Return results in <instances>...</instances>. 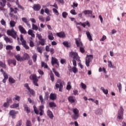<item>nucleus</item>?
I'll return each instance as SVG.
<instances>
[{
  "label": "nucleus",
  "instance_id": "f257e3e1",
  "mask_svg": "<svg viewBox=\"0 0 126 126\" xmlns=\"http://www.w3.org/2000/svg\"><path fill=\"white\" fill-rule=\"evenodd\" d=\"M63 84H64V81L62 80L61 79H59L57 80V82L55 84V88L56 89H59L60 92L63 91Z\"/></svg>",
  "mask_w": 126,
  "mask_h": 126
},
{
  "label": "nucleus",
  "instance_id": "f03ea898",
  "mask_svg": "<svg viewBox=\"0 0 126 126\" xmlns=\"http://www.w3.org/2000/svg\"><path fill=\"white\" fill-rule=\"evenodd\" d=\"M79 36H80V38H75V41L77 47H80V52L83 54V53H85V50L83 47V44H82V42L81 41L80 35Z\"/></svg>",
  "mask_w": 126,
  "mask_h": 126
},
{
  "label": "nucleus",
  "instance_id": "7ed1b4c3",
  "mask_svg": "<svg viewBox=\"0 0 126 126\" xmlns=\"http://www.w3.org/2000/svg\"><path fill=\"white\" fill-rule=\"evenodd\" d=\"M6 33L8 36H11L13 39L17 38V32L13 28H12L11 30H7Z\"/></svg>",
  "mask_w": 126,
  "mask_h": 126
},
{
  "label": "nucleus",
  "instance_id": "20e7f679",
  "mask_svg": "<svg viewBox=\"0 0 126 126\" xmlns=\"http://www.w3.org/2000/svg\"><path fill=\"white\" fill-rule=\"evenodd\" d=\"M30 79L31 80H32V82L35 86H39V85L38 84L39 79H38V78H37V75L36 74H31L30 76Z\"/></svg>",
  "mask_w": 126,
  "mask_h": 126
},
{
  "label": "nucleus",
  "instance_id": "39448f33",
  "mask_svg": "<svg viewBox=\"0 0 126 126\" xmlns=\"http://www.w3.org/2000/svg\"><path fill=\"white\" fill-rule=\"evenodd\" d=\"M69 57L72 58L73 60H76L77 62H80V57L78 56V54L76 52L71 51L69 53Z\"/></svg>",
  "mask_w": 126,
  "mask_h": 126
},
{
  "label": "nucleus",
  "instance_id": "423d86ee",
  "mask_svg": "<svg viewBox=\"0 0 126 126\" xmlns=\"http://www.w3.org/2000/svg\"><path fill=\"white\" fill-rule=\"evenodd\" d=\"M51 64L53 66H55V64H57V65L55 66L56 68L60 67V62H59V60L56 58V57H52L51 58Z\"/></svg>",
  "mask_w": 126,
  "mask_h": 126
},
{
  "label": "nucleus",
  "instance_id": "0eeeda50",
  "mask_svg": "<svg viewBox=\"0 0 126 126\" xmlns=\"http://www.w3.org/2000/svg\"><path fill=\"white\" fill-rule=\"evenodd\" d=\"M94 57L93 55H87V56L86 57V65L87 66V67H89L90 63L92 62V60H93Z\"/></svg>",
  "mask_w": 126,
  "mask_h": 126
},
{
  "label": "nucleus",
  "instance_id": "6e6552de",
  "mask_svg": "<svg viewBox=\"0 0 126 126\" xmlns=\"http://www.w3.org/2000/svg\"><path fill=\"white\" fill-rule=\"evenodd\" d=\"M20 41L21 42H22V46H23L24 48H25L26 50H29V46L27 45V42L24 40V38H23V35H22V34H21L20 35Z\"/></svg>",
  "mask_w": 126,
  "mask_h": 126
},
{
  "label": "nucleus",
  "instance_id": "1a4fd4ad",
  "mask_svg": "<svg viewBox=\"0 0 126 126\" xmlns=\"http://www.w3.org/2000/svg\"><path fill=\"white\" fill-rule=\"evenodd\" d=\"M74 115H72V119L73 120H77L79 118V110L77 108L73 110Z\"/></svg>",
  "mask_w": 126,
  "mask_h": 126
},
{
  "label": "nucleus",
  "instance_id": "9d476101",
  "mask_svg": "<svg viewBox=\"0 0 126 126\" xmlns=\"http://www.w3.org/2000/svg\"><path fill=\"white\" fill-rule=\"evenodd\" d=\"M6 5V0H1L0 1V11H5L4 7Z\"/></svg>",
  "mask_w": 126,
  "mask_h": 126
},
{
  "label": "nucleus",
  "instance_id": "9b49d317",
  "mask_svg": "<svg viewBox=\"0 0 126 126\" xmlns=\"http://www.w3.org/2000/svg\"><path fill=\"white\" fill-rule=\"evenodd\" d=\"M118 119L119 120L123 119L124 117V108H123V106H120V110L118 111Z\"/></svg>",
  "mask_w": 126,
  "mask_h": 126
},
{
  "label": "nucleus",
  "instance_id": "f8f14e48",
  "mask_svg": "<svg viewBox=\"0 0 126 126\" xmlns=\"http://www.w3.org/2000/svg\"><path fill=\"white\" fill-rule=\"evenodd\" d=\"M7 6H8V7H10V12H14V13H17L19 10L17 7H15L14 9H13V8L11 7V4H10L9 2H8L7 3Z\"/></svg>",
  "mask_w": 126,
  "mask_h": 126
},
{
  "label": "nucleus",
  "instance_id": "ddd939ff",
  "mask_svg": "<svg viewBox=\"0 0 126 126\" xmlns=\"http://www.w3.org/2000/svg\"><path fill=\"white\" fill-rule=\"evenodd\" d=\"M17 114H18V111H16L15 110H12L11 111H10L9 113V115L10 116H12V119H15V118H16V115H17Z\"/></svg>",
  "mask_w": 126,
  "mask_h": 126
},
{
  "label": "nucleus",
  "instance_id": "4468645a",
  "mask_svg": "<svg viewBox=\"0 0 126 126\" xmlns=\"http://www.w3.org/2000/svg\"><path fill=\"white\" fill-rule=\"evenodd\" d=\"M18 28L21 34H27V32L26 31V30H25V28L23 27L22 25H19L18 27Z\"/></svg>",
  "mask_w": 126,
  "mask_h": 126
},
{
  "label": "nucleus",
  "instance_id": "2eb2a0df",
  "mask_svg": "<svg viewBox=\"0 0 126 126\" xmlns=\"http://www.w3.org/2000/svg\"><path fill=\"white\" fill-rule=\"evenodd\" d=\"M7 63L9 65H11V64H13L14 66L16 65V60L15 59H9L7 61Z\"/></svg>",
  "mask_w": 126,
  "mask_h": 126
},
{
  "label": "nucleus",
  "instance_id": "dca6fc26",
  "mask_svg": "<svg viewBox=\"0 0 126 126\" xmlns=\"http://www.w3.org/2000/svg\"><path fill=\"white\" fill-rule=\"evenodd\" d=\"M32 8L34 11H39L41 9V5L40 4H34Z\"/></svg>",
  "mask_w": 126,
  "mask_h": 126
},
{
  "label": "nucleus",
  "instance_id": "f3484780",
  "mask_svg": "<svg viewBox=\"0 0 126 126\" xmlns=\"http://www.w3.org/2000/svg\"><path fill=\"white\" fill-rule=\"evenodd\" d=\"M56 36L59 38H65V33L63 32H61L56 33Z\"/></svg>",
  "mask_w": 126,
  "mask_h": 126
},
{
  "label": "nucleus",
  "instance_id": "a211bd4d",
  "mask_svg": "<svg viewBox=\"0 0 126 126\" xmlns=\"http://www.w3.org/2000/svg\"><path fill=\"white\" fill-rule=\"evenodd\" d=\"M69 71H70V72H73V73H76L77 72H78V69L76 68V66H74L73 67L70 66Z\"/></svg>",
  "mask_w": 126,
  "mask_h": 126
},
{
  "label": "nucleus",
  "instance_id": "6ab92c4d",
  "mask_svg": "<svg viewBox=\"0 0 126 126\" xmlns=\"http://www.w3.org/2000/svg\"><path fill=\"white\" fill-rule=\"evenodd\" d=\"M48 38L49 39V40H50V41H53V40H54L55 39V37H54V34H53V32L51 31H49L48 32Z\"/></svg>",
  "mask_w": 126,
  "mask_h": 126
},
{
  "label": "nucleus",
  "instance_id": "aec40b11",
  "mask_svg": "<svg viewBox=\"0 0 126 126\" xmlns=\"http://www.w3.org/2000/svg\"><path fill=\"white\" fill-rule=\"evenodd\" d=\"M83 13H84L85 15H87V14H89V16H90V15L91 16H92V13H93V11L92 10H85L83 11Z\"/></svg>",
  "mask_w": 126,
  "mask_h": 126
},
{
  "label": "nucleus",
  "instance_id": "412c9836",
  "mask_svg": "<svg viewBox=\"0 0 126 126\" xmlns=\"http://www.w3.org/2000/svg\"><path fill=\"white\" fill-rule=\"evenodd\" d=\"M4 40L5 41L6 43H13V40H12V39L9 38L7 36H5L4 37Z\"/></svg>",
  "mask_w": 126,
  "mask_h": 126
},
{
  "label": "nucleus",
  "instance_id": "4be33fe9",
  "mask_svg": "<svg viewBox=\"0 0 126 126\" xmlns=\"http://www.w3.org/2000/svg\"><path fill=\"white\" fill-rule=\"evenodd\" d=\"M47 115L48 116V117H49L51 120H53V119H54V115L53 114V112H52L51 110H48L47 111Z\"/></svg>",
  "mask_w": 126,
  "mask_h": 126
},
{
  "label": "nucleus",
  "instance_id": "5701e85b",
  "mask_svg": "<svg viewBox=\"0 0 126 126\" xmlns=\"http://www.w3.org/2000/svg\"><path fill=\"white\" fill-rule=\"evenodd\" d=\"M63 46H64V47H66V48H70V47L71 46V44L68 41L63 42Z\"/></svg>",
  "mask_w": 126,
  "mask_h": 126
},
{
  "label": "nucleus",
  "instance_id": "b1692460",
  "mask_svg": "<svg viewBox=\"0 0 126 126\" xmlns=\"http://www.w3.org/2000/svg\"><path fill=\"white\" fill-rule=\"evenodd\" d=\"M23 107L24 108V110L26 111V113L27 114H29V113L31 112V111L30 110V109L29 108L27 104L24 105Z\"/></svg>",
  "mask_w": 126,
  "mask_h": 126
},
{
  "label": "nucleus",
  "instance_id": "393cba45",
  "mask_svg": "<svg viewBox=\"0 0 126 126\" xmlns=\"http://www.w3.org/2000/svg\"><path fill=\"white\" fill-rule=\"evenodd\" d=\"M15 58L18 62H23V57H21L19 54L15 55Z\"/></svg>",
  "mask_w": 126,
  "mask_h": 126
},
{
  "label": "nucleus",
  "instance_id": "a878e982",
  "mask_svg": "<svg viewBox=\"0 0 126 126\" xmlns=\"http://www.w3.org/2000/svg\"><path fill=\"white\" fill-rule=\"evenodd\" d=\"M23 58V62H24V61H26V60H29L30 58V56H29V55L27 53H25L24 54Z\"/></svg>",
  "mask_w": 126,
  "mask_h": 126
},
{
  "label": "nucleus",
  "instance_id": "bb28decb",
  "mask_svg": "<svg viewBox=\"0 0 126 126\" xmlns=\"http://www.w3.org/2000/svg\"><path fill=\"white\" fill-rule=\"evenodd\" d=\"M86 35L89 41H93V39H92V36L91 35L90 32H86Z\"/></svg>",
  "mask_w": 126,
  "mask_h": 126
},
{
  "label": "nucleus",
  "instance_id": "cd10ccee",
  "mask_svg": "<svg viewBox=\"0 0 126 126\" xmlns=\"http://www.w3.org/2000/svg\"><path fill=\"white\" fill-rule=\"evenodd\" d=\"M22 20L23 22H24L27 25V26H30V24H29V22L28 21V19L25 17H23L22 18Z\"/></svg>",
  "mask_w": 126,
  "mask_h": 126
},
{
  "label": "nucleus",
  "instance_id": "c85d7f7f",
  "mask_svg": "<svg viewBox=\"0 0 126 126\" xmlns=\"http://www.w3.org/2000/svg\"><path fill=\"white\" fill-rule=\"evenodd\" d=\"M50 100H56L57 99V95L55 94L51 93L50 95Z\"/></svg>",
  "mask_w": 126,
  "mask_h": 126
},
{
  "label": "nucleus",
  "instance_id": "c756f323",
  "mask_svg": "<svg viewBox=\"0 0 126 126\" xmlns=\"http://www.w3.org/2000/svg\"><path fill=\"white\" fill-rule=\"evenodd\" d=\"M39 99L41 102V103L42 105H44V104L46 103V102L45 101V100L44 99V98H43V95H39Z\"/></svg>",
  "mask_w": 126,
  "mask_h": 126
},
{
  "label": "nucleus",
  "instance_id": "7c9ffc66",
  "mask_svg": "<svg viewBox=\"0 0 126 126\" xmlns=\"http://www.w3.org/2000/svg\"><path fill=\"white\" fill-rule=\"evenodd\" d=\"M68 100L70 103H75V99H73V96H70L68 98Z\"/></svg>",
  "mask_w": 126,
  "mask_h": 126
},
{
  "label": "nucleus",
  "instance_id": "2f4dec72",
  "mask_svg": "<svg viewBox=\"0 0 126 126\" xmlns=\"http://www.w3.org/2000/svg\"><path fill=\"white\" fill-rule=\"evenodd\" d=\"M52 70H53L54 73L55 74L56 76H57V77H60L61 75L60 74V73H59V72L57 71V70H56V69H55V68H53L52 69Z\"/></svg>",
  "mask_w": 126,
  "mask_h": 126
},
{
  "label": "nucleus",
  "instance_id": "473e14b6",
  "mask_svg": "<svg viewBox=\"0 0 126 126\" xmlns=\"http://www.w3.org/2000/svg\"><path fill=\"white\" fill-rule=\"evenodd\" d=\"M18 107H19V103H14L10 106L11 109H15L18 108Z\"/></svg>",
  "mask_w": 126,
  "mask_h": 126
},
{
  "label": "nucleus",
  "instance_id": "72a5a7b5",
  "mask_svg": "<svg viewBox=\"0 0 126 126\" xmlns=\"http://www.w3.org/2000/svg\"><path fill=\"white\" fill-rule=\"evenodd\" d=\"M28 34L29 35H31V36H32V37L33 38L35 37V34L33 33V31L32 30H29Z\"/></svg>",
  "mask_w": 126,
  "mask_h": 126
},
{
  "label": "nucleus",
  "instance_id": "f704fd0d",
  "mask_svg": "<svg viewBox=\"0 0 126 126\" xmlns=\"http://www.w3.org/2000/svg\"><path fill=\"white\" fill-rule=\"evenodd\" d=\"M71 83L70 82H68L66 86V90H68V91H69L70 89H71Z\"/></svg>",
  "mask_w": 126,
  "mask_h": 126
},
{
  "label": "nucleus",
  "instance_id": "c9c22d12",
  "mask_svg": "<svg viewBox=\"0 0 126 126\" xmlns=\"http://www.w3.org/2000/svg\"><path fill=\"white\" fill-rule=\"evenodd\" d=\"M16 24V22H14L13 20H11L10 22V27L13 28V27H15V25Z\"/></svg>",
  "mask_w": 126,
  "mask_h": 126
},
{
  "label": "nucleus",
  "instance_id": "e433bc0d",
  "mask_svg": "<svg viewBox=\"0 0 126 126\" xmlns=\"http://www.w3.org/2000/svg\"><path fill=\"white\" fill-rule=\"evenodd\" d=\"M8 81L9 83H11V84H13L15 82V80L13 79V78L9 77L8 78Z\"/></svg>",
  "mask_w": 126,
  "mask_h": 126
},
{
  "label": "nucleus",
  "instance_id": "4c0bfd02",
  "mask_svg": "<svg viewBox=\"0 0 126 126\" xmlns=\"http://www.w3.org/2000/svg\"><path fill=\"white\" fill-rule=\"evenodd\" d=\"M41 67H44V68H48V64L47 63L42 62H41Z\"/></svg>",
  "mask_w": 126,
  "mask_h": 126
},
{
  "label": "nucleus",
  "instance_id": "58836bf2",
  "mask_svg": "<svg viewBox=\"0 0 126 126\" xmlns=\"http://www.w3.org/2000/svg\"><path fill=\"white\" fill-rule=\"evenodd\" d=\"M43 47H37V51L38 53H40V54L43 53Z\"/></svg>",
  "mask_w": 126,
  "mask_h": 126
},
{
  "label": "nucleus",
  "instance_id": "ea45409f",
  "mask_svg": "<svg viewBox=\"0 0 126 126\" xmlns=\"http://www.w3.org/2000/svg\"><path fill=\"white\" fill-rule=\"evenodd\" d=\"M50 76L51 81L54 82L55 81V76H54L53 72H51V73L50 74Z\"/></svg>",
  "mask_w": 126,
  "mask_h": 126
},
{
  "label": "nucleus",
  "instance_id": "a19ab883",
  "mask_svg": "<svg viewBox=\"0 0 126 126\" xmlns=\"http://www.w3.org/2000/svg\"><path fill=\"white\" fill-rule=\"evenodd\" d=\"M28 91L30 92L31 95H32V96H35V92L34 91V90L30 89L28 90Z\"/></svg>",
  "mask_w": 126,
  "mask_h": 126
},
{
  "label": "nucleus",
  "instance_id": "79ce46f5",
  "mask_svg": "<svg viewBox=\"0 0 126 126\" xmlns=\"http://www.w3.org/2000/svg\"><path fill=\"white\" fill-rule=\"evenodd\" d=\"M45 43H46V41L44 39L42 38L39 40V44H40L41 46H44L45 45Z\"/></svg>",
  "mask_w": 126,
  "mask_h": 126
},
{
  "label": "nucleus",
  "instance_id": "37998d69",
  "mask_svg": "<svg viewBox=\"0 0 126 126\" xmlns=\"http://www.w3.org/2000/svg\"><path fill=\"white\" fill-rule=\"evenodd\" d=\"M100 89L101 90H102V91H103V93H104V94H105L106 95H107V94L109 93V91H108V90H105V89H104L103 87H101Z\"/></svg>",
  "mask_w": 126,
  "mask_h": 126
},
{
  "label": "nucleus",
  "instance_id": "c03bdc74",
  "mask_svg": "<svg viewBox=\"0 0 126 126\" xmlns=\"http://www.w3.org/2000/svg\"><path fill=\"white\" fill-rule=\"evenodd\" d=\"M0 66L3 68H6V65L5 64V63H3L1 61H0Z\"/></svg>",
  "mask_w": 126,
  "mask_h": 126
},
{
  "label": "nucleus",
  "instance_id": "a18cd8bd",
  "mask_svg": "<svg viewBox=\"0 0 126 126\" xmlns=\"http://www.w3.org/2000/svg\"><path fill=\"white\" fill-rule=\"evenodd\" d=\"M108 66L109 67H111V68H115V67H116V66L113 65V64H112L111 61H108Z\"/></svg>",
  "mask_w": 126,
  "mask_h": 126
},
{
  "label": "nucleus",
  "instance_id": "49530a36",
  "mask_svg": "<svg viewBox=\"0 0 126 126\" xmlns=\"http://www.w3.org/2000/svg\"><path fill=\"white\" fill-rule=\"evenodd\" d=\"M49 106L50 108H53V107H57V104L54 102H51L49 103Z\"/></svg>",
  "mask_w": 126,
  "mask_h": 126
},
{
  "label": "nucleus",
  "instance_id": "de8ad7c7",
  "mask_svg": "<svg viewBox=\"0 0 126 126\" xmlns=\"http://www.w3.org/2000/svg\"><path fill=\"white\" fill-rule=\"evenodd\" d=\"M44 100H49V93L48 92H46L45 94Z\"/></svg>",
  "mask_w": 126,
  "mask_h": 126
},
{
  "label": "nucleus",
  "instance_id": "09e8293b",
  "mask_svg": "<svg viewBox=\"0 0 126 126\" xmlns=\"http://www.w3.org/2000/svg\"><path fill=\"white\" fill-rule=\"evenodd\" d=\"M67 15H68V13L66 12H63L62 13V16L63 18H66V17H67Z\"/></svg>",
  "mask_w": 126,
  "mask_h": 126
},
{
  "label": "nucleus",
  "instance_id": "8fccbe9b",
  "mask_svg": "<svg viewBox=\"0 0 126 126\" xmlns=\"http://www.w3.org/2000/svg\"><path fill=\"white\" fill-rule=\"evenodd\" d=\"M32 30H35V31H37V30H38V27L36 25L32 24Z\"/></svg>",
  "mask_w": 126,
  "mask_h": 126
},
{
  "label": "nucleus",
  "instance_id": "3c124183",
  "mask_svg": "<svg viewBox=\"0 0 126 126\" xmlns=\"http://www.w3.org/2000/svg\"><path fill=\"white\" fill-rule=\"evenodd\" d=\"M117 87L119 90V92L121 93V91H122V84H121V83H118L117 84Z\"/></svg>",
  "mask_w": 126,
  "mask_h": 126
},
{
  "label": "nucleus",
  "instance_id": "603ef678",
  "mask_svg": "<svg viewBox=\"0 0 126 126\" xmlns=\"http://www.w3.org/2000/svg\"><path fill=\"white\" fill-rule=\"evenodd\" d=\"M0 23L3 26H6V22H5V21H4V20H3V19H2L1 20Z\"/></svg>",
  "mask_w": 126,
  "mask_h": 126
},
{
  "label": "nucleus",
  "instance_id": "864d4df0",
  "mask_svg": "<svg viewBox=\"0 0 126 126\" xmlns=\"http://www.w3.org/2000/svg\"><path fill=\"white\" fill-rule=\"evenodd\" d=\"M11 17H12V18H13L14 20H17L18 17L17 16V15H15L13 14H11Z\"/></svg>",
  "mask_w": 126,
  "mask_h": 126
},
{
  "label": "nucleus",
  "instance_id": "5fc2aeb1",
  "mask_svg": "<svg viewBox=\"0 0 126 126\" xmlns=\"http://www.w3.org/2000/svg\"><path fill=\"white\" fill-rule=\"evenodd\" d=\"M32 60H33V61L34 62V63H35V62H36L37 61V54H33V55L32 56Z\"/></svg>",
  "mask_w": 126,
  "mask_h": 126
},
{
  "label": "nucleus",
  "instance_id": "6e6d98bb",
  "mask_svg": "<svg viewBox=\"0 0 126 126\" xmlns=\"http://www.w3.org/2000/svg\"><path fill=\"white\" fill-rule=\"evenodd\" d=\"M44 12L45 13H47L48 15L51 16V14L50 13V10L48 9V8H46L44 10Z\"/></svg>",
  "mask_w": 126,
  "mask_h": 126
},
{
  "label": "nucleus",
  "instance_id": "4d7b16f0",
  "mask_svg": "<svg viewBox=\"0 0 126 126\" xmlns=\"http://www.w3.org/2000/svg\"><path fill=\"white\" fill-rule=\"evenodd\" d=\"M6 102L9 104H11L12 103V99L11 98H7L6 99Z\"/></svg>",
  "mask_w": 126,
  "mask_h": 126
},
{
  "label": "nucleus",
  "instance_id": "13d9d810",
  "mask_svg": "<svg viewBox=\"0 0 126 126\" xmlns=\"http://www.w3.org/2000/svg\"><path fill=\"white\" fill-rule=\"evenodd\" d=\"M26 126H32V125L31 124V121L30 120H27L26 123Z\"/></svg>",
  "mask_w": 126,
  "mask_h": 126
},
{
  "label": "nucleus",
  "instance_id": "bf43d9fd",
  "mask_svg": "<svg viewBox=\"0 0 126 126\" xmlns=\"http://www.w3.org/2000/svg\"><path fill=\"white\" fill-rule=\"evenodd\" d=\"M35 46V44H34V42L32 40L30 41V47L31 48H33Z\"/></svg>",
  "mask_w": 126,
  "mask_h": 126
},
{
  "label": "nucleus",
  "instance_id": "052dcab7",
  "mask_svg": "<svg viewBox=\"0 0 126 126\" xmlns=\"http://www.w3.org/2000/svg\"><path fill=\"white\" fill-rule=\"evenodd\" d=\"M13 47L11 45H7L6 46V50H13Z\"/></svg>",
  "mask_w": 126,
  "mask_h": 126
},
{
  "label": "nucleus",
  "instance_id": "680f3d73",
  "mask_svg": "<svg viewBox=\"0 0 126 126\" xmlns=\"http://www.w3.org/2000/svg\"><path fill=\"white\" fill-rule=\"evenodd\" d=\"M3 75L5 79H8V74L6 72H4Z\"/></svg>",
  "mask_w": 126,
  "mask_h": 126
},
{
  "label": "nucleus",
  "instance_id": "e2e57ef3",
  "mask_svg": "<svg viewBox=\"0 0 126 126\" xmlns=\"http://www.w3.org/2000/svg\"><path fill=\"white\" fill-rule=\"evenodd\" d=\"M39 19L40 21H42V22H44V21H45V18H44L43 16H39Z\"/></svg>",
  "mask_w": 126,
  "mask_h": 126
},
{
  "label": "nucleus",
  "instance_id": "0e129e2a",
  "mask_svg": "<svg viewBox=\"0 0 126 126\" xmlns=\"http://www.w3.org/2000/svg\"><path fill=\"white\" fill-rule=\"evenodd\" d=\"M70 13L72 14L73 15H76L77 13L76 12H75V9H72L70 11Z\"/></svg>",
  "mask_w": 126,
  "mask_h": 126
},
{
  "label": "nucleus",
  "instance_id": "69168bd1",
  "mask_svg": "<svg viewBox=\"0 0 126 126\" xmlns=\"http://www.w3.org/2000/svg\"><path fill=\"white\" fill-rule=\"evenodd\" d=\"M15 99L19 102V101H20V96H19V95H16Z\"/></svg>",
  "mask_w": 126,
  "mask_h": 126
},
{
  "label": "nucleus",
  "instance_id": "338daca9",
  "mask_svg": "<svg viewBox=\"0 0 126 126\" xmlns=\"http://www.w3.org/2000/svg\"><path fill=\"white\" fill-rule=\"evenodd\" d=\"M81 86H82V88H83V89H84V90L86 89V87H87L86 85H85L83 83H81Z\"/></svg>",
  "mask_w": 126,
  "mask_h": 126
},
{
  "label": "nucleus",
  "instance_id": "774afa93",
  "mask_svg": "<svg viewBox=\"0 0 126 126\" xmlns=\"http://www.w3.org/2000/svg\"><path fill=\"white\" fill-rule=\"evenodd\" d=\"M38 72L39 73V74H40V75H44V71H43L42 70L38 69Z\"/></svg>",
  "mask_w": 126,
  "mask_h": 126
}]
</instances>
